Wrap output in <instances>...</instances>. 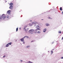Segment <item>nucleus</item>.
<instances>
[{"instance_id": "4c0bfd02", "label": "nucleus", "mask_w": 63, "mask_h": 63, "mask_svg": "<svg viewBox=\"0 0 63 63\" xmlns=\"http://www.w3.org/2000/svg\"><path fill=\"white\" fill-rule=\"evenodd\" d=\"M32 21L31 20V21Z\"/></svg>"}, {"instance_id": "6e6552de", "label": "nucleus", "mask_w": 63, "mask_h": 63, "mask_svg": "<svg viewBox=\"0 0 63 63\" xmlns=\"http://www.w3.org/2000/svg\"><path fill=\"white\" fill-rule=\"evenodd\" d=\"M20 40L21 42H23V38H22Z\"/></svg>"}, {"instance_id": "e433bc0d", "label": "nucleus", "mask_w": 63, "mask_h": 63, "mask_svg": "<svg viewBox=\"0 0 63 63\" xmlns=\"http://www.w3.org/2000/svg\"><path fill=\"white\" fill-rule=\"evenodd\" d=\"M42 20H44V19H42Z\"/></svg>"}, {"instance_id": "c9c22d12", "label": "nucleus", "mask_w": 63, "mask_h": 63, "mask_svg": "<svg viewBox=\"0 0 63 63\" xmlns=\"http://www.w3.org/2000/svg\"><path fill=\"white\" fill-rule=\"evenodd\" d=\"M23 43H24V42H23Z\"/></svg>"}, {"instance_id": "aec40b11", "label": "nucleus", "mask_w": 63, "mask_h": 63, "mask_svg": "<svg viewBox=\"0 0 63 63\" xmlns=\"http://www.w3.org/2000/svg\"><path fill=\"white\" fill-rule=\"evenodd\" d=\"M25 37L26 38H29V37L28 36H25Z\"/></svg>"}, {"instance_id": "f704fd0d", "label": "nucleus", "mask_w": 63, "mask_h": 63, "mask_svg": "<svg viewBox=\"0 0 63 63\" xmlns=\"http://www.w3.org/2000/svg\"><path fill=\"white\" fill-rule=\"evenodd\" d=\"M54 43L53 42H52V44H53Z\"/></svg>"}, {"instance_id": "7c9ffc66", "label": "nucleus", "mask_w": 63, "mask_h": 63, "mask_svg": "<svg viewBox=\"0 0 63 63\" xmlns=\"http://www.w3.org/2000/svg\"><path fill=\"white\" fill-rule=\"evenodd\" d=\"M62 40H63V37H62Z\"/></svg>"}, {"instance_id": "dca6fc26", "label": "nucleus", "mask_w": 63, "mask_h": 63, "mask_svg": "<svg viewBox=\"0 0 63 63\" xmlns=\"http://www.w3.org/2000/svg\"><path fill=\"white\" fill-rule=\"evenodd\" d=\"M39 27V25H37L36 27V28H37V27Z\"/></svg>"}, {"instance_id": "2eb2a0df", "label": "nucleus", "mask_w": 63, "mask_h": 63, "mask_svg": "<svg viewBox=\"0 0 63 63\" xmlns=\"http://www.w3.org/2000/svg\"><path fill=\"white\" fill-rule=\"evenodd\" d=\"M29 63H33V62H31L30 61H29Z\"/></svg>"}, {"instance_id": "473e14b6", "label": "nucleus", "mask_w": 63, "mask_h": 63, "mask_svg": "<svg viewBox=\"0 0 63 63\" xmlns=\"http://www.w3.org/2000/svg\"><path fill=\"white\" fill-rule=\"evenodd\" d=\"M33 42V41H31V42Z\"/></svg>"}, {"instance_id": "9d476101", "label": "nucleus", "mask_w": 63, "mask_h": 63, "mask_svg": "<svg viewBox=\"0 0 63 63\" xmlns=\"http://www.w3.org/2000/svg\"><path fill=\"white\" fill-rule=\"evenodd\" d=\"M9 44H7L6 45V47H9Z\"/></svg>"}, {"instance_id": "c85d7f7f", "label": "nucleus", "mask_w": 63, "mask_h": 63, "mask_svg": "<svg viewBox=\"0 0 63 63\" xmlns=\"http://www.w3.org/2000/svg\"><path fill=\"white\" fill-rule=\"evenodd\" d=\"M61 58V59H63V57H62Z\"/></svg>"}, {"instance_id": "a211bd4d", "label": "nucleus", "mask_w": 63, "mask_h": 63, "mask_svg": "<svg viewBox=\"0 0 63 63\" xmlns=\"http://www.w3.org/2000/svg\"><path fill=\"white\" fill-rule=\"evenodd\" d=\"M30 47V46H27V48H28V47Z\"/></svg>"}, {"instance_id": "b1692460", "label": "nucleus", "mask_w": 63, "mask_h": 63, "mask_svg": "<svg viewBox=\"0 0 63 63\" xmlns=\"http://www.w3.org/2000/svg\"><path fill=\"white\" fill-rule=\"evenodd\" d=\"M58 33H59L61 34V33H62L61 31L59 32H58Z\"/></svg>"}, {"instance_id": "412c9836", "label": "nucleus", "mask_w": 63, "mask_h": 63, "mask_svg": "<svg viewBox=\"0 0 63 63\" xmlns=\"http://www.w3.org/2000/svg\"><path fill=\"white\" fill-rule=\"evenodd\" d=\"M9 17V16L7 15V18H8V17Z\"/></svg>"}, {"instance_id": "2f4dec72", "label": "nucleus", "mask_w": 63, "mask_h": 63, "mask_svg": "<svg viewBox=\"0 0 63 63\" xmlns=\"http://www.w3.org/2000/svg\"><path fill=\"white\" fill-rule=\"evenodd\" d=\"M22 62V61H23L22 60H20Z\"/></svg>"}, {"instance_id": "f8f14e48", "label": "nucleus", "mask_w": 63, "mask_h": 63, "mask_svg": "<svg viewBox=\"0 0 63 63\" xmlns=\"http://www.w3.org/2000/svg\"><path fill=\"white\" fill-rule=\"evenodd\" d=\"M60 11H62V7L60 8Z\"/></svg>"}, {"instance_id": "a878e982", "label": "nucleus", "mask_w": 63, "mask_h": 63, "mask_svg": "<svg viewBox=\"0 0 63 63\" xmlns=\"http://www.w3.org/2000/svg\"><path fill=\"white\" fill-rule=\"evenodd\" d=\"M25 28H26V27H27V26H25Z\"/></svg>"}, {"instance_id": "393cba45", "label": "nucleus", "mask_w": 63, "mask_h": 63, "mask_svg": "<svg viewBox=\"0 0 63 63\" xmlns=\"http://www.w3.org/2000/svg\"><path fill=\"white\" fill-rule=\"evenodd\" d=\"M34 23V24H36V23H37V22H35Z\"/></svg>"}, {"instance_id": "5701e85b", "label": "nucleus", "mask_w": 63, "mask_h": 63, "mask_svg": "<svg viewBox=\"0 0 63 63\" xmlns=\"http://www.w3.org/2000/svg\"><path fill=\"white\" fill-rule=\"evenodd\" d=\"M6 57V56L4 55L3 57L2 58H4V57Z\"/></svg>"}, {"instance_id": "bb28decb", "label": "nucleus", "mask_w": 63, "mask_h": 63, "mask_svg": "<svg viewBox=\"0 0 63 63\" xmlns=\"http://www.w3.org/2000/svg\"><path fill=\"white\" fill-rule=\"evenodd\" d=\"M53 51H51V53H53Z\"/></svg>"}, {"instance_id": "c756f323", "label": "nucleus", "mask_w": 63, "mask_h": 63, "mask_svg": "<svg viewBox=\"0 0 63 63\" xmlns=\"http://www.w3.org/2000/svg\"><path fill=\"white\" fill-rule=\"evenodd\" d=\"M19 29L20 30V29H21V28H19Z\"/></svg>"}, {"instance_id": "72a5a7b5", "label": "nucleus", "mask_w": 63, "mask_h": 63, "mask_svg": "<svg viewBox=\"0 0 63 63\" xmlns=\"http://www.w3.org/2000/svg\"><path fill=\"white\" fill-rule=\"evenodd\" d=\"M62 14H63V12H62Z\"/></svg>"}, {"instance_id": "20e7f679", "label": "nucleus", "mask_w": 63, "mask_h": 63, "mask_svg": "<svg viewBox=\"0 0 63 63\" xmlns=\"http://www.w3.org/2000/svg\"><path fill=\"white\" fill-rule=\"evenodd\" d=\"M46 31H47V29L46 28L45 29L43 30V32H46Z\"/></svg>"}, {"instance_id": "f257e3e1", "label": "nucleus", "mask_w": 63, "mask_h": 63, "mask_svg": "<svg viewBox=\"0 0 63 63\" xmlns=\"http://www.w3.org/2000/svg\"><path fill=\"white\" fill-rule=\"evenodd\" d=\"M2 17H0V19H5L6 18V15L4 14H3L2 15Z\"/></svg>"}, {"instance_id": "4be33fe9", "label": "nucleus", "mask_w": 63, "mask_h": 63, "mask_svg": "<svg viewBox=\"0 0 63 63\" xmlns=\"http://www.w3.org/2000/svg\"><path fill=\"white\" fill-rule=\"evenodd\" d=\"M25 38V36H24V37H23V41H24V38Z\"/></svg>"}, {"instance_id": "cd10ccee", "label": "nucleus", "mask_w": 63, "mask_h": 63, "mask_svg": "<svg viewBox=\"0 0 63 63\" xmlns=\"http://www.w3.org/2000/svg\"><path fill=\"white\" fill-rule=\"evenodd\" d=\"M48 18H49V19H51V18H50V17H49Z\"/></svg>"}, {"instance_id": "7ed1b4c3", "label": "nucleus", "mask_w": 63, "mask_h": 63, "mask_svg": "<svg viewBox=\"0 0 63 63\" xmlns=\"http://www.w3.org/2000/svg\"><path fill=\"white\" fill-rule=\"evenodd\" d=\"M9 8L10 9L12 10L13 8V6L12 5H11L10 6Z\"/></svg>"}, {"instance_id": "6ab92c4d", "label": "nucleus", "mask_w": 63, "mask_h": 63, "mask_svg": "<svg viewBox=\"0 0 63 63\" xmlns=\"http://www.w3.org/2000/svg\"><path fill=\"white\" fill-rule=\"evenodd\" d=\"M37 33H41V32H40V31H38L37 32Z\"/></svg>"}, {"instance_id": "f03ea898", "label": "nucleus", "mask_w": 63, "mask_h": 63, "mask_svg": "<svg viewBox=\"0 0 63 63\" xmlns=\"http://www.w3.org/2000/svg\"><path fill=\"white\" fill-rule=\"evenodd\" d=\"M34 31V30L33 29H31L29 31V32L30 33H31V34H33V32Z\"/></svg>"}, {"instance_id": "9b49d317", "label": "nucleus", "mask_w": 63, "mask_h": 63, "mask_svg": "<svg viewBox=\"0 0 63 63\" xmlns=\"http://www.w3.org/2000/svg\"><path fill=\"white\" fill-rule=\"evenodd\" d=\"M29 25L30 26H32V24H31V23H30L29 24Z\"/></svg>"}, {"instance_id": "1a4fd4ad", "label": "nucleus", "mask_w": 63, "mask_h": 63, "mask_svg": "<svg viewBox=\"0 0 63 63\" xmlns=\"http://www.w3.org/2000/svg\"><path fill=\"white\" fill-rule=\"evenodd\" d=\"M12 42H10V43H8L9 45H12Z\"/></svg>"}, {"instance_id": "0eeeda50", "label": "nucleus", "mask_w": 63, "mask_h": 63, "mask_svg": "<svg viewBox=\"0 0 63 63\" xmlns=\"http://www.w3.org/2000/svg\"><path fill=\"white\" fill-rule=\"evenodd\" d=\"M13 5V3H10L9 4V6H12Z\"/></svg>"}, {"instance_id": "423d86ee", "label": "nucleus", "mask_w": 63, "mask_h": 63, "mask_svg": "<svg viewBox=\"0 0 63 63\" xmlns=\"http://www.w3.org/2000/svg\"><path fill=\"white\" fill-rule=\"evenodd\" d=\"M37 30H40V29L39 28H37V29L35 30V31H37Z\"/></svg>"}, {"instance_id": "39448f33", "label": "nucleus", "mask_w": 63, "mask_h": 63, "mask_svg": "<svg viewBox=\"0 0 63 63\" xmlns=\"http://www.w3.org/2000/svg\"><path fill=\"white\" fill-rule=\"evenodd\" d=\"M10 12H11V10H9L8 11L7 13L8 14H10Z\"/></svg>"}, {"instance_id": "4468645a", "label": "nucleus", "mask_w": 63, "mask_h": 63, "mask_svg": "<svg viewBox=\"0 0 63 63\" xmlns=\"http://www.w3.org/2000/svg\"><path fill=\"white\" fill-rule=\"evenodd\" d=\"M46 26H49V24L47 23L46 24Z\"/></svg>"}, {"instance_id": "f3484780", "label": "nucleus", "mask_w": 63, "mask_h": 63, "mask_svg": "<svg viewBox=\"0 0 63 63\" xmlns=\"http://www.w3.org/2000/svg\"><path fill=\"white\" fill-rule=\"evenodd\" d=\"M16 32H17V31H18V28H16Z\"/></svg>"}, {"instance_id": "ddd939ff", "label": "nucleus", "mask_w": 63, "mask_h": 63, "mask_svg": "<svg viewBox=\"0 0 63 63\" xmlns=\"http://www.w3.org/2000/svg\"><path fill=\"white\" fill-rule=\"evenodd\" d=\"M24 30L25 31H26V30L25 29V27H24Z\"/></svg>"}]
</instances>
